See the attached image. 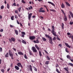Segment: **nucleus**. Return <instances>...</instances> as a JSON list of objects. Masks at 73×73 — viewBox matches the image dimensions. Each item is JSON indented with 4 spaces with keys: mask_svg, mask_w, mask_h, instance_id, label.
I'll list each match as a JSON object with an SVG mask.
<instances>
[{
    "mask_svg": "<svg viewBox=\"0 0 73 73\" xmlns=\"http://www.w3.org/2000/svg\"><path fill=\"white\" fill-rule=\"evenodd\" d=\"M56 40V38L55 37H54L53 39V40L54 41V40Z\"/></svg>",
    "mask_w": 73,
    "mask_h": 73,
    "instance_id": "49530a36",
    "label": "nucleus"
},
{
    "mask_svg": "<svg viewBox=\"0 0 73 73\" xmlns=\"http://www.w3.org/2000/svg\"><path fill=\"white\" fill-rule=\"evenodd\" d=\"M21 33L22 35H25V33L24 32H21Z\"/></svg>",
    "mask_w": 73,
    "mask_h": 73,
    "instance_id": "e433bc0d",
    "label": "nucleus"
},
{
    "mask_svg": "<svg viewBox=\"0 0 73 73\" xmlns=\"http://www.w3.org/2000/svg\"><path fill=\"white\" fill-rule=\"evenodd\" d=\"M64 24L63 23H62V29H64Z\"/></svg>",
    "mask_w": 73,
    "mask_h": 73,
    "instance_id": "473e14b6",
    "label": "nucleus"
},
{
    "mask_svg": "<svg viewBox=\"0 0 73 73\" xmlns=\"http://www.w3.org/2000/svg\"><path fill=\"white\" fill-rule=\"evenodd\" d=\"M61 11L62 12V13H63V14H64V21H66L68 20V19H67V17H66V15H65V13H64V12L62 10H61Z\"/></svg>",
    "mask_w": 73,
    "mask_h": 73,
    "instance_id": "7ed1b4c3",
    "label": "nucleus"
},
{
    "mask_svg": "<svg viewBox=\"0 0 73 73\" xmlns=\"http://www.w3.org/2000/svg\"><path fill=\"white\" fill-rule=\"evenodd\" d=\"M18 54L19 55H24V54L22 52H18Z\"/></svg>",
    "mask_w": 73,
    "mask_h": 73,
    "instance_id": "f8f14e48",
    "label": "nucleus"
},
{
    "mask_svg": "<svg viewBox=\"0 0 73 73\" xmlns=\"http://www.w3.org/2000/svg\"><path fill=\"white\" fill-rule=\"evenodd\" d=\"M36 38V37L35 36H31L29 37V39L31 40H35Z\"/></svg>",
    "mask_w": 73,
    "mask_h": 73,
    "instance_id": "423d86ee",
    "label": "nucleus"
},
{
    "mask_svg": "<svg viewBox=\"0 0 73 73\" xmlns=\"http://www.w3.org/2000/svg\"><path fill=\"white\" fill-rule=\"evenodd\" d=\"M65 50H66V52H67V53H69V51H68V48H66Z\"/></svg>",
    "mask_w": 73,
    "mask_h": 73,
    "instance_id": "ea45409f",
    "label": "nucleus"
},
{
    "mask_svg": "<svg viewBox=\"0 0 73 73\" xmlns=\"http://www.w3.org/2000/svg\"><path fill=\"white\" fill-rule=\"evenodd\" d=\"M67 6H68V7H70V4L68 2H65Z\"/></svg>",
    "mask_w": 73,
    "mask_h": 73,
    "instance_id": "b1692460",
    "label": "nucleus"
},
{
    "mask_svg": "<svg viewBox=\"0 0 73 73\" xmlns=\"http://www.w3.org/2000/svg\"><path fill=\"white\" fill-rule=\"evenodd\" d=\"M44 52L46 53V54H48V52L45 50H44Z\"/></svg>",
    "mask_w": 73,
    "mask_h": 73,
    "instance_id": "5fc2aeb1",
    "label": "nucleus"
},
{
    "mask_svg": "<svg viewBox=\"0 0 73 73\" xmlns=\"http://www.w3.org/2000/svg\"><path fill=\"white\" fill-rule=\"evenodd\" d=\"M47 58L48 60H50V58L48 56H47Z\"/></svg>",
    "mask_w": 73,
    "mask_h": 73,
    "instance_id": "c03bdc74",
    "label": "nucleus"
},
{
    "mask_svg": "<svg viewBox=\"0 0 73 73\" xmlns=\"http://www.w3.org/2000/svg\"><path fill=\"white\" fill-rule=\"evenodd\" d=\"M58 46H60V47H61V46H62V44H58Z\"/></svg>",
    "mask_w": 73,
    "mask_h": 73,
    "instance_id": "864d4df0",
    "label": "nucleus"
},
{
    "mask_svg": "<svg viewBox=\"0 0 73 73\" xmlns=\"http://www.w3.org/2000/svg\"><path fill=\"white\" fill-rule=\"evenodd\" d=\"M45 64H46V65H48V64H49V61H46L45 63Z\"/></svg>",
    "mask_w": 73,
    "mask_h": 73,
    "instance_id": "2f4dec72",
    "label": "nucleus"
},
{
    "mask_svg": "<svg viewBox=\"0 0 73 73\" xmlns=\"http://www.w3.org/2000/svg\"><path fill=\"white\" fill-rule=\"evenodd\" d=\"M7 8L8 9H9V4H8V3L7 4Z\"/></svg>",
    "mask_w": 73,
    "mask_h": 73,
    "instance_id": "58836bf2",
    "label": "nucleus"
},
{
    "mask_svg": "<svg viewBox=\"0 0 73 73\" xmlns=\"http://www.w3.org/2000/svg\"><path fill=\"white\" fill-rule=\"evenodd\" d=\"M13 18H14V16H12L11 17V20H14L13 19Z\"/></svg>",
    "mask_w": 73,
    "mask_h": 73,
    "instance_id": "f704fd0d",
    "label": "nucleus"
},
{
    "mask_svg": "<svg viewBox=\"0 0 73 73\" xmlns=\"http://www.w3.org/2000/svg\"><path fill=\"white\" fill-rule=\"evenodd\" d=\"M10 66L11 67H12L13 66V64L12 63L11 64Z\"/></svg>",
    "mask_w": 73,
    "mask_h": 73,
    "instance_id": "680f3d73",
    "label": "nucleus"
},
{
    "mask_svg": "<svg viewBox=\"0 0 73 73\" xmlns=\"http://www.w3.org/2000/svg\"><path fill=\"white\" fill-rule=\"evenodd\" d=\"M51 4V5H53V6H54V7H55V5H54V3H52Z\"/></svg>",
    "mask_w": 73,
    "mask_h": 73,
    "instance_id": "3c124183",
    "label": "nucleus"
},
{
    "mask_svg": "<svg viewBox=\"0 0 73 73\" xmlns=\"http://www.w3.org/2000/svg\"><path fill=\"white\" fill-rule=\"evenodd\" d=\"M64 70H66L67 72H69V70H68V68H64Z\"/></svg>",
    "mask_w": 73,
    "mask_h": 73,
    "instance_id": "bb28decb",
    "label": "nucleus"
},
{
    "mask_svg": "<svg viewBox=\"0 0 73 73\" xmlns=\"http://www.w3.org/2000/svg\"><path fill=\"white\" fill-rule=\"evenodd\" d=\"M22 42L23 43V44H26L27 43V42L24 40H23L22 41Z\"/></svg>",
    "mask_w": 73,
    "mask_h": 73,
    "instance_id": "4be33fe9",
    "label": "nucleus"
},
{
    "mask_svg": "<svg viewBox=\"0 0 73 73\" xmlns=\"http://www.w3.org/2000/svg\"><path fill=\"white\" fill-rule=\"evenodd\" d=\"M3 29H1L0 30V32H3Z\"/></svg>",
    "mask_w": 73,
    "mask_h": 73,
    "instance_id": "052dcab7",
    "label": "nucleus"
},
{
    "mask_svg": "<svg viewBox=\"0 0 73 73\" xmlns=\"http://www.w3.org/2000/svg\"><path fill=\"white\" fill-rule=\"evenodd\" d=\"M18 41H19V42H21V40L18 39Z\"/></svg>",
    "mask_w": 73,
    "mask_h": 73,
    "instance_id": "4d7b16f0",
    "label": "nucleus"
},
{
    "mask_svg": "<svg viewBox=\"0 0 73 73\" xmlns=\"http://www.w3.org/2000/svg\"><path fill=\"white\" fill-rule=\"evenodd\" d=\"M17 24H20V23H19V21H18V20H17Z\"/></svg>",
    "mask_w": 73,
    "mask_h": 73,
    "instance_id": "8fccbe9b",
    "label": "nucleus"
},
{
    "mask_svg": "<svg viewBox=\"0 0 73 73\" xmlns=\"http://www.w3.org/2000/svg\"><path fill=\"white\" fill-rule=\"evenodd\" d=\"M70 25H72V24H73V22H70Z\"/></svg>",
    "mask_w": 73,
    "mask_h": 73,
    "instance_id": "bf43d9fd",
    "label": "nucleus"
},
{
    "mask_svg": "<svg viewBox=\"0 0 73 73\" xmlns=\"http://www.w3.org/2000/svg\"><path fill=\"white\" fill-rule=\"evenodd\" d=\"M31 61L32 62H35V61L33 60H31Z\"/></svg>",
    "mask_w": 73,
    "mask_h": 73,
    "instance_id": "338daca9",
    "label": "nucleus"
},
{
    "mask_svg": "<svg viewBox=\"0 0 73 73\" xmlns=\"http://www.w3.org/2000/svg\"><path fill=\"white\" fill-rule=\"evenodd\" d=\"M9 57V54H8V52H7L5 55V57Z\"/></svg>",
    "mask_w": 73,
    "mask_h": 73,
    "instance_id": "5701e85b",
    "label": "nucleus"
},
{
    "mask_svg": "<svg viewBox=\"0 0 73 73\" xmlns=\"http://www.w3.org/2000/svg\"><path fill=\"white\" fill-rule=\"evenodd\" d=\"M15 31L16 35H19V33H18V31H17V30H15Z\"/></svg>",
    "mask_w": 73,
    "mask_h": 73,
    "instance_id": "a211bd4d",
    "label": "nucleus"
},
{
    "mask_svg": "<svg viewBox=\"0 0 73 73\" xmlns=\"http://www.w3.org/2000/svg\"><path fill=\"white\" fill-rule=\"evenodd\" d=\"M24 36H25L24 35H23V34L21 35V37H24Z\"/></svg>",
    "mask_w": 73,
    "mask_h": 73,
    "instance_id": "6e6d98bb",
    "label": "nucleus"
},
{
    "mask_svg": "<svg viewBox=\"0 0 73 73\" xmlns=\"http://www.w3.org/2000/svg\"><path fill=\"white\" fill-rule=\"evenodd\" d=\"M17 65V66H19V67H21V68H23V66H22V64H21L20 62L18 63Z\"/></svg>",
    "mask_w": 73,
    "mask_h": 73,
    "instance_id": "0eeeda50",
    "label": "nucleus"
},
{
    "mask_svg": "<svg viewBox=\"0 0 73 73\" xmlns=\"http://www.w3.org/2000/svg\"><path fill=\"white\" fill-rule=\"evenodd\" d=\"M70 13L72 17V18H73V13H72V12L70 11Z\"/></svg>",
    "mask_w": 73,
    "mask_h": 73,
    "instance_id": "aec40b11",
    "label": "nucleus"
},
{
    "mask_svg": "<svg viewBox=\"0 0 73 73\" xmlns=\"http://www.w3.org/2000/svg\"><path fill=\"white\" fill-rule=\"evenodd\" d=\"M42 38L43 41H46V39L45 38L42 37Z\"/></svg>",
    "mask_w": 73,
    "mask_h": 73,
    "instance_id": "393cba45",
    "label": "nucleus"
},
{
    "mask_svg": "<svg viewBox=\"0 0 73 73\" xmlns=\"http://www.w3.org/2000/svg\"><path fill=\"white\" fill-rule=\"evenodd\" d=\"M22 3H23V4H25V2L24 1V0H22Z\"/></svg>",
    "mask_w": 73,
    "mask_h": 73,
    "instance_id": "a19ab883",
    "label": "nucleus"
},
{
    "mask_svg": "<svg viewBox=\"0 0 73 73\" xmlns=\"http://www.w3.org/2000/svg\"><path fill=\"white\" fill-rule=\"evenodd\" d=\"M9 70H10V68H9L8 70H7V71L8 72Z\"/></svg>",
    "mask_w": 73,
    "mask_h": 73,
    "instance_id": "69168bd1",
    "label": "nucleus"
},
{
    "mask_svg": "<svg viewBox=\"0 0 73 73\" xmlns=\"http://www.w3.org/2000/svg\"><path fill=\"white\" fill-rule=\"evenodd\" d=\"M10 27H11V28H13V26H12V25H10Z\"/></svg>",
    "mask_w": 73,
    "mask_h": 73,
    "instance_id": "774afa93",
    "label": "nucleus"
},
{
    "mask_svg": "<svg viewBox=\"0 0 73 73\" xmlns=\"http://www.w3.org/2000/svg\"><path fill=\"white\" fill-rule=\"evenodd\" d=\"M9 41L11 43L12 42V40L10 38H9Z\"/></svg>",
    "mask_w": 73,
    "mask_h": 73,
    "instance_id": "37998d69",
    "label": "nucleus"
},
{
    "mask_svg": "<svg viewBox=\"0 0 73 73\" xmlns=\"http://www.w3.org/2000/svg\"><path fill=\"white\" fill-rule=\"evenodd\" d=\"M32 50H33V52H35V53H36L37 52V50L35 47H32Z\"/></svg>",
    "mask_w": 73,
    "mask_h": 73,
    "instance_id": "39448f33",
    "label": "nucleus"
},
{
    "mask_svg": "<svg viewBox=\"0 0 73 73\" xmlns=\"http://www.w3.org/2000/svg\"><path fill=\"white\" fill-rule=\"evenodd\" d=\"M59 67V65H58V64H56V67Z\"/></svg>",
    "mask_w": 73,
    "mask_h": 73,
    "instance_id": "603ef678",
    "label": "nucleus"
},
{
    "mask_svg": "<svg viewBox=\"0 0 73 73\" xmlns=\"http://www.w3.org/2000/svg\"><path fill=\"white\" fill-rule=\"evenodd\" d=\"M2 50H3V49H2V48L1 47L0 48V52H1Z\"/></svg>",
    "mask_w": 73,
    "mask_h": 73,
    "instance_id": "de8ad7c7",
    "label": "nucleus"
},
{
    "mask_svg": "<svg viewBox=\"0 0 73 73\" xmlns=\"http://www.w3.org/2000/svg\"><path fill=\"white\" fill-rule=\"evenodd\" d=\"M4 71L5 70L3 69L1 70V72H2V73H4Z\"/></svg>",
    "mask_w": 73,
    "mask_h": 73,
    "instance_id": "a18cd8bd",
    "label": "nucleus"
},
{
    "mask_svg": "<svg viewBox=\"0 0 73 73\" xmlns=\"http://www.w3.org/2000/svg\"><path fill=\"white\" fill-rule=\"evenodd\" d=\"M52 31H51V33L54 36H57V37H58L57 38V40H59V41H60V39L58 37V36L56 35V32L54 31V26H52Z\"/></svg>",
    "mask_w": 73,
    "mask_h": 73,
    "instance_id": "f257e3e1",
    "label": "nucleus"
},
{
    "mask_svg": "<svg viewBox=\"0 0 73 73\" xmlns=\"http://www.w3.org/2000/svg\"><path fill=\"white\" fill-rule=\"evenodd\" d=\"M11 41H13V42H15V38L14 37H11Z\"/></svg>",
    "mask_w": 73,
    "mask_h": 73,
    "instance_id": "ddd939ff",
    "label": "nucleus"
},
{
    "mask_svg": "<svg viewBox=\"0 0 73 73\" xmlns=\"http://www.w3.org/2000/svg\"><path fill=\"white\" fill-rule=\"evenodd\" d=\"M30 69L31 72H33V71L32 70V66L31 65H30Z\"/></svg>",
    "mask_w": 73,
    "mask_h": 73,
    "instance_id": "a878e982",
    "label": "nucleus"
},
{
    "mask_svg": "<svg viewBox=\"0 0 73 73\" xmlns=\"http://www.w3.org/2000/svg\"><path fill=\"white\" fill-rule=\"evenodd\" d=\"M15 13H18V10H16L15 11Z\"/></svg>",
    "mask_w": 73,
    "mask_h": 73,
    "instance_id": "79ce46f5",
    "label": "nucleus"
},
{
    "mask_svg": "<svg viewBox=\"0 0 73 73\" xmlns=\"http://www.w3.org/2000/svg\"><path fill=\"white\" fill-rule=\"evenodd\" d=\"M61 8H65V5H64V4L63 3H62Z\"/></svg>",
    "mask_w": 73,
    "mask_h": 73,
    "instance_id": "f3484780",
    "label": "nucleus"
},
{
    "mask_svg": "<svg viewBox=\"0 0 73 73\" xmlns=\"http://www.w3.org/2000/svg\"><path fill=\"white\" fill-rule=\"evenodd\" d=\"M35 47L38 50H40V48L38 47V46L37 45H35Z\"/></svg>",
    "mask_w": 73,
    "mask_h": 73,
    "instance_id": "dca6fc26",
    "label": "nucleus"
},
{
    "mask_svg": "<svg viewBox=\"0 0 73 73\" xmlns=\"http://www.w3.org/2000/svg\"><path fill=\"white\" fill-rule=\"evenodd\" d=\"M42 9H43V8H41L39 10V12H45V11L44 10H42Z\"/></svg>",
    "mask_w": 73,
    "mask_h": 73,
    "instance_id": "6e6552de",
    "label": "nucleus"
},
{
    "mask_svg": "<svg viewBox=\"0 0 73 73\" xmlns=\"http://www.w3.org/2000/svg\"><path fill=\"white\" fill-rule=\"evenodd\" d=\"M14 5L15 7H16V3L15 2L12 5V6H14Z\"/></svg>",
    "mask_w": 73,
    "mask_h": 73,
    "instance_id": "7c9ffc66",
    "label": "nucleus"
},
{
    "mask_svg": "<svg viewBox=\"0 0 73 73\" xmlns=\"http://www.w3.org/2000/svg\"><path fill=\"white\" fill-rule=\"evenodd\" d=\"M18 17L16 15H15V19H17Z\"/></svg>",
    "mask_w": 73,
    "mask_h": 73,
    "instance_id": "13d9d810",
    "label": "nucleus"
},
{
    "mask_svg": "<svg viewBox=\"0 0 73 73\" xmlns=\"http://www.w3.org/2000/svg\"><path fill=\"white\" fill-rule=\"evenodd\" d=\"M68 65H70V66H71L72 67L73 66V64L71 63H69L68 64Z\"/></svg>",
    "mask_w": 73,
    "mask_h": 73,
    "instance_id": "6ab92c4d",
    "label": "nucleus"
},
{
    "mask_svg": "<svg viewBox=\"0 0 73 73\" xmlns=\"http://www.w3.org/2000/svg\"><path fill=\"white\" fill-rule=\"evenodd\" d=\"M21 7H20L18 9H17L19 11V12H20L21 11Z\"/></svg>",
    "mask_w": 73,
    "mask_h": 73,
    "instance_id": "4c0bfd02",
    "label": "nucleus"
},
{
    "mask_svg": "<svg viewBox=\"0 0 73 73\" xmlns=\"http://www.w3.org/2000/svg\"><path fill=\"white\" fill-rule=\"evenodd\" d=\"M50 11H52V12H56V11L54 9H50Z\"/></svg>",
    "mask_w": 73,
    "mask_h": 73,
    "instance_id": "412c9836",
    "label": "nucleus"
},
{
    "mask_svg": "<svg viewBox=\"0 0 73 73\" xmlns=\"http://www.w3.org/2000/svg\"><path fill=\"white\" fill-rule=\"evenodd\" d=\"M39 56L41 57V56H42V54H41V51H39Z\"/></svg>",
    "mask_w": 73,
    "mask_h": 73,
    "instance_id": "c9c22d12",
    "label": "nucleus"
},
{
    "mask_svg": "<svg viewBox=\"0 0 73 73\" xmlns=\"http://www.w3.org/2000/svg\"><path fill=\"white\" fill-rule=\"evenodd\" d=\"M4 5H2L1 7V9H4Z\"/></svg>",
    "mask_w": 73,
    "mask_h": 73,
    "instance_id": "72a5a7b5",
    "label": "nucleus"
},
{
    "mask_svg": "<svg viewBox=\"0 0 73 73\" xmlns=\"http://www.w3.org/2000/svg\"><path fill=\"white\" fill-rule=\"evenodd\" d=\"M56 71L58 73H61L57 69V68H56Z\"/></svg>",
    "mask_w": 73,
    "mask_h": 73,
    "instance_id": "c85d7f7f",
    "label": "nucleus"
},
{
    "mask_svg": "<svg viewBox=\"0 0 73 73\" xmlns=\"http://www.w3.org/2000/svg\"><path fill=\"white\" fill-rule=\"evenodd\" d=\"M72 59H71V58L70 59V61H71V62H73V59L72 58Z\"/></svg>",
    "mask_w": 73,
    "mask_h": 73,
    "instance_id": "0e129e2a",
    "label": "nucleus"
},
{
    "mask_svg": "<svg viewBox=\"0 0 73 73\" xmlns=\"http://www.w3.org/2000/svg\"><path fill=\"white\" fill-rule=\"evenodd\" d=\"M33 42L34 43H36V44H38V43L39 42V40L38 39H37L36 40H34Z\"/></svg>",
    "mask_w": 73,
    "mask_h": 73,
    "instance_id": "1a4fd4ad",
    "label": "nucleus"
},
{
    "mask_svg": "<svg viewBox=\"0 0 73 73\" xmlns=\"http://www.w3.org/2000/svg\"><path fill=\"white\" fill-rule=\"evenodd\" d=\"M24 57L25 59H28V57H27V56L26 54H25Z\"/></svg>",
    "mask_w": 73,
    "mask_h": 73,
    "instance_id": "c756f323",
    "label": "nucleus"
},
{
    "mask_svg": "<svg viewBox=\"0 0 73 73\" xmlns=\"http://www.w3.org/2000/svg\"><path fill=\"white\" fill-rule=\"evenodd\" d=\"M65 45L67 46V47H68V48H70L71 47L70 46H69L68 44L66 43H65Z\"/></svg>",
    "mask_w": 73,
    "mask_h": 73,
    "instance_id": "9b49d317",
    "label": "nucleus"
},
{
    "mask_svg": "<svg viewBox=\"0 0 73 73\" xmlns=\"http://www.w3.org/2000/svg\"><path fill=\"white\" fill-rule=\"evenodd\" d=\"M39 1H42L41 3H43L44 2V1H43V0H38Z\"/></svg>",
    "mask_w": 73,
    "mask_h": 73,
    "instance_id": "09e8293b",
    "label": "nucleus"
},
{
    "mask_svg": "<svg viewBox=\"0 0 73 73\" xmlns=\"http://www.w3.org/2000/svg\"><path fill=\"white\" fill-rule=\"evenodd\" d=\"M15 69H16L17 70H19V69H20L19 67L17 66H15Z\"/></svg>",
    "mask_w": 73,
    "mask_h": 73,
    "instance_id": "4468645a",
    "label": "nucleus"
},
{
    "mask_svg": "<svg viewBox=\"0 0 73 73\" xmlns=\"http://www.w3.org/2000/svg\"><path fill=\"white\" fill-rule=\"evenodd\" d=\"M67 35H68V36H69V35H70V33H67Z\"/></svg>",
    "mask_w": 73,
    "mask_h": 73,
    "instance_id": "e2e57ef3",
    "label": "nucleus"
},
{
    "mask_svg": "<svg viewBox=\"0 0 73 73\" xmlns=\"http://www.w3.org/2000/svg\"><path fill=\"white\" fill-rule=\"evenodd\" d=\"M32 15V13H30L28 15V19L29 20H30V19L31 18V16Z\"/></svg>",
    "mask_w": 73,
    "mask_h": 73,
    "instance_id": "9d476101",
    "label": "nucleus"
},
{
    "mask_svg": "<svg viewBox=\"0 0 73 73\" xmlns=\"http://www.w3.org/2000/svg\"><path fill=\"white\" fill-rule=\"evenodd\" d=\"M67 58L68 59H70V60L71 58V56H70L69 55H68L66 56Z\"/></svg>",
    "mask_w": 73,
    "mask_h": 73,
    "instance_id": "2eb2a0df",
    "label": "nucleus"
},
{
    "mask_svg": "<svg viewBox=\"0 0 73 73\" xmlns=\"http://www.w3.org/2000/svg\"><path fill=\"white\" fill-rule=\"evenodd\" d=\"M33 68H34V70L35 71V72H37V69L35 67V66H33Z\"/></svg>",
    "mask_w": 73,
    "mask_h": 73,
    "instance_id": "cd10ccee",
    "label": "nucleus"
},
{
    "mask_svg": "<svg viewBox=\"0 0 73 73\" xmlns=\"http://www.w3.org/2000/svg\"><path fill=\"white\" fill-rule=\"evenodd\" d=\"M45 36L48 38H49V43H50L51 44H53V42H52V37L50 36L49 35H47V34L45 35Z\"/></svg>",
    "mask_w": 73,
    "mask_h": 73,
    "instance_id": "f03ea898",
    "label": "nucleus"
},
{
    "mask_svg": "<svg viewBox=\"0 0 73 73\" xmlns=\"http://www.w3.org/2000/svg\"><path fill=\"white\" fill-rule=\"evenodd\" d=\"M9 55L10 57H11V58L12 60H13V53H12V52L11 51V50H9Z\"/></svg>",
    "mask_w": 73,
    "mask_h": 73,
    "instance_id": "20e7f679",
    "label": "nucleus"
}]
</instances>
